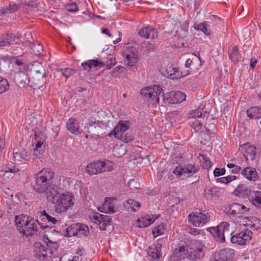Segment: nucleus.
<instances>
[{"label":"nucleus","instance_id":"obj_52","mask_svg":"<svg viewBox=\"0 0 261 261\" xmlns=\"http://www.w3.org/2000/svg\"><path fill=\"white\" fill-rule=\"evenodd\" d=\"M104 63L105 64V66H107V68L110 69L116 64V62L114 58H113V57H110L109 59H108L106 63Z\"/></svg>","mask_w":261,"mask_h":261},{"label":"nucleus","instance_id":"obj_54","mask_svg":"<svg viewBox=\"0 0 261 261\" xmlns=\"http://www.w3.org/2000/svg\"><path fill=\"white\" fill-rule=\"evenodd\" d=\"M136 225L139 227H146L147 223L144 221V218H138L136 222Z\"/></svg>","mask_w":261,"mask_h":261},{"label":"nucleus","instance_id":"obj_25","mask_svg":"<svg viewBox=\"0 0 261 261\" xmlns=\"http://www.w3.org/2000/svg\"><path fill=\"white\" fill-rule=\"evenodd\" d=\"M29 217V216L24 214L15 216V224L18 230L20 232H24V229H23V225L25 224L27 221H28Z\"/></svg>","mask_w":261,"mask_h":261},{"label":"nucleus","instance_id":"obj_56","mask_svg":"<svg viewBox=\"0 0 261 261\" xmlns=\"http://www.w3.org/2000/svg\"><path fill=\"white\" fill-rule=\"evenodd\" d=\"M7 64L6 58H0V71H4V69L7 66Z\"/></svg>","mask_w":261,"mask_h":261},{"label":"nucleus","instance_id":"obj_57","mask_svg":"<svg viewBox=\"0 0 261 261\" xmlns=\"http://www.w3.org/2000/svg\"><path fill=\"white\" fill-rule=\"evenodd\" d=\"M206 194L208 195H211L212 196H214L216 195V191L214 187H208L206 189Z\"/></svg>","mask_w":261,"mask_h":261},{"label":"nucleus","instance_id":"obj_53","mask_svg":"<svg viewBox=\"0 0 261 261\" xmlns=\"http://www.w3.org/2000/svg\"><path fill=\"white\" fill-rule=\"evenodd\" d=\"M18 6L16 4L10 5L9 9L5 10V11L3 12V13H11L14 12L18 9Z\"/></svg>","mask_w":261,"mask_h":261},{"label":"nucleus","instance_id":"obj_4","mask_svg":"<svg viewBox=\"0 0 261 261\" xmlns=\"http://www.w3.org/2000/svg\"><path fill=\"white\" fill-rule=\"evenodd\" d=\"M163 97L165 104H174L171 92L166 94L163 93V89L158 85H153L148 87V103L153 107H156L159 104L160 97Z\"/></svg>","mask_w":261,"mask_h":261},{"label":"nucleus","instance_id":"obj_22","mask_svg":"<svg viewBox=\"0 0 261 261\" xmlns=\"http://www.w3.org/2000/svg\"><path fill=\"white\" fill-rule=\"evenodd\" d=\"M208 230L217 241L220 243H223L225 241L224 234H223L222 231H220V224L216 227L208 228Z\"/></svg>","mask_w":261,"mask_h":261},{"label":"nucleus","instance_id":"obj_28","mask_svg":"<svg viewBox=\"0 0 261 261\" xmlns=\"http://www.w3.org/2000/svg\"><path fill=\"white\" fill-rule=\"evenodd\" d=\"M236 192L237 196L242 198H245L251 195V190L242 184L238 186Z\"/></svg>","mask_w":261,"mask_h":261},{"label":"nucleus","instance_id":"obj_26","mask_svg":"<svg viewBox=\"0 0 261 261\" xmlns=\"http://www.w3.org/2000/svg\"><path fill=\"white\" fill-rule=\"evenodd\" d=\"M123 205L127 211H133L134 212L138 211L139 208L141 205L140 202L131 199H129L127 201H125Z\"/></svg>","mask_w":261,"mask_h":261},{"label":"nucleus","instance_id":"obj_7","mask_svg":"<svg viewBox=\"0 0 261 261\" xmlns=\"http://www.w3.org/2000/svg\"><path fill=\"white\" fill-rule=\"evenodd\" d=\"M34 139L32 142L34 147V155L36 156L37 159H39L40 155L43 154L45 149L44 143L46 136L37 129H36L34 131Z\"/></svg>","mask_w":261,"mask_h":261},{"label":"nucleus","instance_id":"obj_1","mask_svg":"<svg viewBox=\"0 0 261 261\" xmlns=\"http://www.w3.org/2000/svg\"><path fill=\"white\" fill-rule=\"evenodd\" d=\"M55 173L49 168H43L36 174L33 189L36 192L43 194L48 200L53 191L58 188L53 185Z\"/></svg>","mask_w":261,"mask_h":261},{"label":"nucleus","instance_id":"obj_13","mask_svg":"<svg viewBox=\"0 0 261 261\" xmlns=\"http://www.w3.org/2000/svg\"><path fill=\"white\" fill-rule=\"evenodd\" d=\"M252 232L250 231L246 230L245 231H242L231 236L230 241L233 244H237L241 245H245L247 242L251 240L250 234Z\"/></svg>","mask_w":261,"mask_h":261},{"label":"nucleus","instance_id":"obj_60","mask_svg":"<svg viewBox=\"0 0 261 261\" xmlns=\"http://www.w3.org/2000/svg\"><path fill=\"white\" fill-rule=\"evenodd\" d=\"M6 171H8L11 173H15L19 171V169L15 166L11 165H9L6 167Z\"/></svg>","mask_w":261,"mask_h":261},{"label":"nucleus","instance_id":"obj_62","mask_svg":"<svg viewBox=\"0 0 261 261\" xmlns=\"http://www.w3.org/2000/svg\"><path fill=\"white\" fill-rule=\"evenodd\" d=\"M124 68L122 66H118L116 67H115L112 71H111V72L110 73V74L112 75V76H114V75H113V74L115 72H123V70Z\"/></svg>","mask_w":261,"mask_h":261},{"label":"nucleus","instance_id":"obj_59","mask_svg":"<svg viewBox=\"0 0 261 261\" xmlns=\"http://www.w3.org/2000/svg\"><path fill=\"white\" fill-rule=\"evenodd\" d=\"M139 35L140 37H143L144 38H147V27H144L142 29H141L139 32Z\"/></svg>","mask_w":261,"mask_h":261},{"label":"nucleus","instance_id":"obj_14","mask_svg":"<svg viewBox=\"0 0 261 261\" xmlns=\"http://www.w3.org/2000/svg\"><path fill=\"white\" fill-rule=\"evenodd\" d=\"M20 38L14 34H3L0 36V47L14 45L18 43Z\"/></svg>","mask_w":261,"mask_h":261},{"label":"nucleus","instance_id":"obj_51","mask_svg":"<svg viewBox=\"0 0 261 261\" xmlns=\"http://www.w3.org/2000/svg\"><path fill=\"white\" fill-rule=\"evenodd\" d=\"M160 217V214H151L148 215V226L152 224L155 220Z\"/></svg>","mask_w":261,"mask_h":261},{"label":"nucleus","instance_id":"obj_10","mask_svg":"<svg viewBox=\"0 0 261 261\" xmlns=\"http://www.w3.org/2000/svg\"><path fill=\"white\" fill-rule=\"evenodd\" d=\"M249 210V208H247L243 204L238 203H233L226 207L225 209V212L228 215L241 218Z\"/></svg>","mask_w":261,"mask_h":261},{"label":"nucleus","instance_id":"obj_50","mask_svg":"<svg viewBox=\"0 0 261 261\" xmlns=\"http://www.w3.org/2000/svg\"><path fill=\"white\" fill-rule=\"evenodd\" d=\"M128 186L130 190H134L140 188V183L134 179H131L128 181Z\"/></svg>","mask_w":261,"mask_h":261},{"label":"nucleus","instance_id":"obj_63","mask_svg":"<svg viewBox=\"0 0 261 261\" xmlns=\"http://www.w3.org/2000/svg\"><path fill=\"white\" fill-rule=\"evenodd\" d=\"M77 8V6L75 3L70 4L68 6L67 10L69 12H75Z\"/></svg>","mask_w":261,"mask_h":261},{"label":"nucleus","instance_id":"obj_29","mask_svg":"<svg viewBox=\"0 0 261 261\" xmlns=\"http://www.w3.org/2000/svg\"><path fill=\"white\" fill-rule=\"evenodd\" d=\"M246 113L250 119L261 118V107H251L247 110Z\"/></svg>","mask_w":261,"mask_h":261},{"label":"nucleus","instance_id":"obj_46","mask_svg":"<svg viewBox=\"0 0 261 261\" xmlns=\"http://www.w3.org/2000/svg\"><path fill=\"white\" fill-rule=\"evenodd\" d=\"M164 232V229L163 226L158 225L152 229V233L154 238L162 234Z\"/></svg>","mask_w":261,"mask_h":261},{"label":"nucleus","instance_id":"obj_47","mask_svg":"<svg viewBox=\"0 0 261 261\" xmlns=\"http://www.w3.org/2000/svg\"><path fill=\"white\" fill-rule=\"evenodd\" d=\"M18 76L20 79L18 82L20 84H28V85L30 86V78L28 77L27 74L24 73H20L19 74Z\"/></svg>","mask_w":261,"mask_h":261},{"label":"nucleus","instance_id":"obj_44","mask_svg":"<svg viewBox=\"0 0 261 261\" xmlns=\"http://www.w3.org/2000/svg\"><path fill=\"white\" fill-rule=\"evenodd\" d=\"M122 141L128 143L132 142L134 139V135L130 132H126L124 133L123 135H121L119 138Z\"/></svg>","mask_w":261,"mask_h":261},{"label":"nucleus","instance_id":"obj_15","mask_svg":"<svg viewBox=\"0 0 261 261\" xmlns=\"http://www.w3.org/2000/svg\"><path fill=\"white\" fill-rule=\"evenodd\" d=\"M129 126V121H121L119 122L112 131L108 134V135L110 137L114 136L116 138H119L121 135L126 132L125 131L128 128Z\"/></svg>","mask_w":261,"mask_h":261},{"label":"nucleus","instance_id":"obj_34","mask_svg":"<svg viewBox=\"0 0 261 261\" xmlns=\"http://www.w3.org/2000/svg\"><path fill=\"white\" fill-rule=\"evenodd\" d=\"M171 96H172L174 104L182 102L186 100V95L179 91L171 92Z\"/></svg>","mask_w":261,"mask_h":261},{"label":"nucleus","instance_id":"obj_64","mask_svg":"<svg viewBox=\"0 0 261 261\" xmlns=\"http://www.w3.org/2000/svg\"><path fill=\"white\" fill-rule=\"evenodd\" d=\"M155 42L156 41H152V42H148V50H153L155 49Z\"/></svg>","mask_w":261,"mask_h":261},{"label":"nucleus","instance_id":"obj_5","mask_svg":"<svg viewBox=\"0 0 261 261\" xmlns=\"http://www.w3.org/2000/svg\"><path fill=\"white\" fill-rule=\"evenodd\" d=\"M113 170V163L109 161L96 160L88 164L85 169L86 173L90 175L102 172H109Z\"/></svg>","mask_w":261,"mask_h":261},{"label":"nucleus","instance_id":"obj_16","mask_svg":"<svg viewBox=\"0 0 261 261\" xmlns=\"http://www.w3.org/2000/svg\"><path fill=\"white\" fill-rule=\"evenodd\" d=\"M136 48L128 47L127 50L124 51L123 56L125 57L124 62L129 66H133L137 61V55H136Z\"/></svg>","mask_w":261,"mask_h":261},{"label":"nucleus","instance_id":"obj_3","mask_svg":"<svg viewBox=\"0 0 261 261\" xmlns=\"http://www.w3.org/2000/svg\"><path fill=\"white\" fill-rule=\"evenodd\" d=\"M53 192L48 201L56 205L55 210L58 213L65 212L73 205L74 198L72 193L65 192L61 194L58 188Z\"/></svg>","mask_w":261,"mask_h":261},{"label":"nucleus","instance_id":"obj_61","mask_svg":"<svg viewBox=\"0 0 261 261\" xmlns=\"http://www.w3.org/2000/svg\"><path fill=\"white\" fill-rule=\"evenodd\" d=\"M46 219L48 221V222H50L52 224H55L56 223L58 224L60 223V222H58L55 218L53 217L52 216L49 215L48 214H46Z\"/></svg>","mask_w":261,"mask_h":261},{"label":"nucleus","instance_id":"obj_32","mask_svg":"<svg viewBox=\"0 0 261 261\" xmlns=\"http://www.w3.org/2000/svg\"><path fill=\"white\" fill-rule=\"evenodd\" d=\"M148 255L151 257L150 261H160V251L158 248L149 247L148 249Z\"/></svg>","mask_w":261,"mask_h":261},{"label":"nucleus","instance_id":"obj_23","mask_svg":"<svg viewBox=\"0 0 261 261\" xmlns=\"http://www.w3.org/2000/svg\"><path fill=\"white\" fill-rule=\"evenodd\" d=\"M81 66L84 70L89 71L92 67H103L105 66V64L104 62H100L97 60L93 59L82 63Z\"/></svg>","mask_w":261,"mask_h":261},{"label":"nucleus","instance_id":"obj_49","mask_svg":"<svg viewBox=\"0 0 261 261\" xmlns=\"http://www.w3.org/2000/svg\"><path fill=\"white\" fill-rule=\"evenodd\" d=\"M227 167L230 169H231L230 172L232 173L237 174L239 173L240 172H241V167L239 166L236 165L234 164H228L227 165Z\"/></svg>","mask_w":261,"mask_h":261},{"label":"nucleus","instance_id":"obj_36","mask_svg":"<svg viewBox=\"0 0 261 261\" xmlns=\"http://www.w3.org/2000/svg\"><path fill=\"white\" fill-rule=\"evenodd\" d=\"M220 231H222L224 237H229L231 236L233 231L229 230V224L226 222H223L220 224Z\"/></svg>","mask_w":261,"mask_h":261},{"label":"nucleus","instance_id":"obj_20","mask_svg":"<svg viewBox=\"0 0 261 261\" xmlns=\"http://www.w3.org/2000/svg\"><path fill=\"white\" fill-rule=\"evenodd\" d=\"M234 252L232 249L224 248L216 253L215 256L219 261H228L233 257Z\"/></svg>","mask_w":261,"mask_h":261},{"label":"nucleus","instance_id":"obj_33","mask_svg":"<svg viewBox=\"0 0 261 261\" xmlns=\"http://www.w3.org/2000/svg\"><path fill=\"white\" fill-rule=\"evenodd\" d=\"M167 77L172 80L180 79L179 69L176 67H169L166 69Z\"/></svg>","mask_w":261,"mask_h":261},{"label":"nucleus","instance_id":"obj_55","mask_svg":"<svg viewBox=\"0 0 261 261\" xmlns=\"http://www.w3.org/2000/svg\"><path fill=\"white\" fill-rule=\"evenodd\" d=\"M225 169L224 168H216L214 171L215 176H219L225 174Z\"/></svg>","mask_w":261,"mask_h":261},{"label":"nucleus","instance_id":"obj_35","mask_svg":"<svg viewBox=\"0 0 261 261\" xmlns=\"http://www.w3.org/2000/svg\"><path fill=\"white\" fill-rule=\"evenodd\" d=\"M194 28L196 30L201 31L206 35H209L211 33L210 27L206 22L195 24Z\"/></svg>","mask_w":261,"mask_h":261},{"label":"nucleus","instance_id":"obj_17","mask_svg":"<svg viewBox=\"0 0 261 261\" xmlns=\"http://www.w3.org/2000/svg\"><path fill=\"white\" fill-rule=\"evenodd\" d=\"M13 154L14 160L15 161L29 162L31 160L30 153L24 149H14Z\"/></svg>","mask_w":261,"mask_h":261},{"label":"nucleus","instance_id":"obj_19","mask_svg":"<svg viewBox=\"0 0 261 261\" xmlns=\"http://www.w3.org/2000/svg\"><path fill=\"white\" fill-rule=\"evenodd\" d=\"M34 256L40 260H44L47 257V247L40 243H36L34 245Z\"/></svg>","mask_w":261,"mask_h":261},{"label":"nucleus","instance_id":"obj_11","mask_svg":"<svg viewBox=\"0 0 261 261\" xmlns=\"http://www.w3.org/2000/svg\"><path fill=\"white\" fill-rule=\"evenodd\" d=\"M91 220L97 224L101 230H105L107 226L111 225L112 219L110 216L100 214L98 213H94L90 216Z\"/></svg>","mask_w":261,"mask_h":261},{"label":"nucleus","instance_id":"obj_39","mask_svg":"<svg viewBox=\"0 0 261 261\" xmlns=\"http://www.w3.org/2000/svg\"><path fill=\"white\" fill-rule=\"evenodd\" d=\"M10 86L7 80L0 76V94H2L9 89Z\"/></svg>","mask_w":261,"mask_h":261},{"label":"nucleus","instance_id":"obj_12","mask_svg":"<svg viewBox=\"0 0 261 261\" xmlns=\"http://www.w3.org/2000/svg\"><path fill=\"white\" fill-rule=\"evenodd\" d=\"M198 171V169L196 166L191 164L184 165V166H178L173 171L174 174L178 176L179 177L181 176L184 177H190L193 174Z\"/></svg>","mask_w":261,"mask_h":261},{"label":"nucleus","instance_id":"obj_27","mask_svg":"<svg viewBox=\"0 0 261 261\" xmlns=\"http://www.w3.org/2000/svg\"><path fill=\"white\" fill-rule=\"evenodd\" d=\"M228 54L229 59L232 62H238L241 59V56L239 53L237 47L236 45H231L229 47Z\"/></svg>","mask_w":261,"mask_h":261},{"label":"nucleus","instance_id":"obj_38","mask_svg":"<svg viewBox=\"0 0 261 261\" xmlns=\"http://www.w3.org/2000/svg\"><path fill=\"white\" fill-rule=\"evenodd\" d=\"M38 69L34 68L33 70V75H38L40 77H45V70L43 67L39 63H37Z\"/></svg>","mask_w":261,"mask_h":261},{"label":"nucleus","instance_id":"obj_58","mask_svg":"<svg viewBox=\"0 0 261 261\" xmlns=\"http://www.w3.org/2000/svg\"><path fill=\"white\" fill-rule=\"evenodd\" d=\"M178 36L181 38H184L187 35L188 30L187 28L180 29V31H177Z\"/></svg>","mask_w":261,"mask_h":261},{"label":"nucleus","instance_id":"obj_9","mask_svg":"<svg viewBox=\"0 0 261 261\" xmlns=\"http://www.w3.org/2000/svg\"><path fill=\"white\" fill-rule=\"evenodd\" d=\"M209 213L204 214L200 212H194L189 215V221L195 227L202 226L208 221Z\"/></svg>","mask_w":261,"mask_h":261},{"label":"nucleus","instance_id":"obj_24","mask_svg":"<svg viewBox=\"0 0 261 261\" xmlns=\"http://www.w3.org/2000/svg\"><path fill=\"white\" fill-rule=\"evenodd\" d=\"M79 223L73 224L68 227L65 230H63V234L64 237L68 238L72 236H79Z\"/></svg>","mask_w":261,"mask_h":261},{"label":"nucleus","instance_id":"obj_40","mask_svg":"<svg viewBox=\"0 0 261 261\" xmlns=\"http://www.w3.org/2000/svg\"><path fill=\"white\" fill-rule=\"evenodd\" d=\"M158 32L151 26L148 25V39H151L152 41L158 40Z\"/></svg>","mask_w":261,"mask_h":261},{"label":"nucleus","instance_id":"obj_30","mask_svg":"<svg viewBox=\"0 0 261 261\" xmlns=\"http://www.w3.org/2000/svg\"><path fill=\"white\" fill-rule=\"evenodd\" d=\"M245 154L247 160L253 161L256 154V147L254 146L245 145Z\"/></svg>","mask_w":261,"mask_h":261},{"label":"nucleus","instance_id":"obj_41","mask_svg":"<svg viewBox=\"0 0 261 261\" xmlns=\"http://www.w3.org/2000/svg\"><path fill=\"white\" fill-rule=\"evenodd\" d=\"M245 220H246L245 222H246V225L252 226L253 227H254L255 229H257L260 228L261 226V223H260V220L257 218H253V220H249L248 222H247L248 218L245 217Z\"/></svg>","mask_w":261,"mask_h":261},{"label":"nucleus","instance_id":"obj_8","mask_svg":"<svg viewBox=\"0 0 261 261\" xmlns=\"http://www.w3.org/2000/svg\"><path fill=\"white\" fill-rule=\"evenodd\" d=\"M190 117L194 118L189 121L191 126L194 129L195 132H198L202 128V122L196 119V118L204 119L207 116V113L206 111H203V107L200 106L198 109L194 110L190 114Z\"/></svg>","mask_w":261,"mask_h":261},{"label":"nucleus","instance_id":"obj_18","mask_svg":"<svg viewBox=\"0 0 261 261\" xmlns=\"http://www.w3.org/2000/svg\"><path fill=\"white\" fill-rule=\"evenodd\" d=\"M241 174L244 178L251 181H255L258 178L256 169L251 167H247L241 171Z\"/></svg>","mask_w":261,"mask_h":261},{"label":"nucleus","instance_id":"obj_42","mask_svg":"<svg viewBox=\"0 0 261 261\" xmlns=\"http://www.w3.org/2000/svg\"><path fill=\"white\" fill-rule=\"evenodd\" d=\"M43 83V81H40L39 79H35V78L32 77L30 79V86L32 87V88L34 89H36L38 88L39 89L41 87H42Z\"/></svg>","mask_w":261,"mask_h":261},{"label":"nucleus","instance_id":"obj_6","mask_svg":"<svg viewBox=\"0 0 261 261\" xmlns=\"http://www.w3.org/2000/svg\"><path fill=\"white\" fill-rule=\"evenodd\" d=\"M110 122H103L102 121H92L85 126V129L88 133L92 135L100 136L106 134L107 132L111 131L112 128L110 126Z\"/></svg>","mask_w":261,"mask_h":261},{"label":"nucleus","instance_id":"obj_37","mask_svg":"<svg viewBox=\"0 0 261 261\" xmlns=\"http://www.w3.org/2000/svg\"><path fill=\"white\" fill-rule=\"evenodd\" d=\"M249 200L255 206H257L261 204V191H257L254 194V196H252Z\"/></svg>","mask_w":261,"mask_h":261},{"label":"nucleus","instance_id":"obj_21","mask_svg":"<svg viewBox=\"0 0 261 261\" xmlns=\"http://www.w3.org/2000/svg\"><path fill=\"white\" fill-rule=\"evenodd\" d=\"M66 127L68 130L72 134L75 135L81 134L79 122L74 118H70L68 120Z\"/></svg>","mask_w":261,"mask_h":261},{"label":"nucleus","instance_id":"obj_48","mask_svg":"<svg viewBox=\"0 0 261 261\" xmlns=\"http://www.w3.org/2000/svg\"><path fill=\"white\" fill-rule=\"evenodd\" d=\"M79 237L82 236H86L88 233V227L87 225L79 224Z\"/></svg>","mask_w":261,"mask_h":261},{"label":"nucleus","instance_id":"obj_43","mask_svg":"<svg viewBox=\"0 0 261 261\" xmlns=\"http://www.w3.org/2000/svg\"><path fill=\"white\" fill-rule=\"evenodd\" d=\"M202 158L201 164L203 169H209L212 166V163L208 158L206 157L203 154H200Z\"/></svg>","mask_w":261,"mask_h":261},{"label":"nucleus","instance_id":"obj_45","mask_svg":"<svg viewBox=\"0 0 261 261\" xmlns=\"http://www.w3.org/2000/svg\"><path fill=\"white\" fill-rule=\"evenodd\" d=\"M57 71L61 72L63 76L66 78H69L71 75L75 73V71L70 68L59 69Z\"/></svg>","mask_w":261,"mask_h":261},{"label":"nucleus","instance_id":"obj_31","mask_svg":"<svg viewBox=\"0 0 261 261\" xmlns=\"http://www.w3.org/2000/svg\"><path fill=\"white\" fill-rule=\"evenodd\" d=\"M36 220L34 219H30L29 226L25 229V234L27 236L33 235L38 231L37 224L36 223Z\"/></svg>","mask_w":261,"mask_h":261},{"label":"nucleus","instance_id":"obj_2","mask_svg":"<svg viewBox=\"0 0 261 261\" xmlns=\"http://www.w3.org/2000/svg\"><path fill=\"white\" fill-rule=\"evenodd\" d=\"M203 248L201 243L193 242L188 246L175 249L174 253L178 261H197L204 256Z\"/></svg>","mask_w":261,"mask_h":261}]
</instances>
